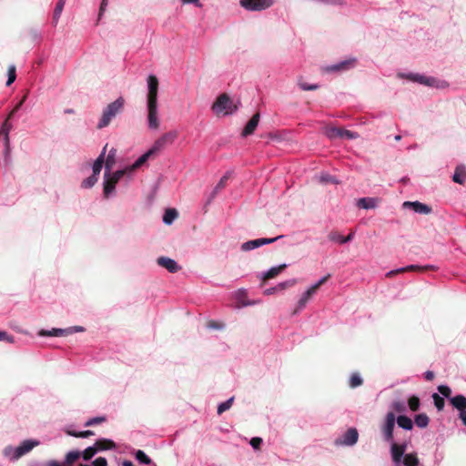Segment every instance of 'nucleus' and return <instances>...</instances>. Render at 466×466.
Here are the masks:
<instances>
[{"mask_svg": "<svg viewBox=\"0 0 466 466\" xmlns=\"http://www.w3.org/2000/svg\"><path fill=\"white\" fill-rule=\"evenodd\" d=\"M158 85L157 77L154 75H150L147 78V120L148 127L151 129H157L159 127V121L157 117Z\"/></svg>", "mask_w": 466, "mask_h": 466, "instance_id": "f257e3e1", "label": "nucleus"}, {"mask_svg": "<svg viewBox=\"0 0 466 466\" xmlns=\"http://www.w3.org/2000/svg\"><path fill=\"white\" fill-rule=\"evenodd\" d=\"M124 105L125 99L122 96L107 105V106L103 111L102 116L97 123L96 127L98 129H102L107 127L111 120L123 110Z\"/></svg>", "mask_w": 466, "mask_h": 466, "instance_id": "f03ea898", "label": "nucleus"}, {"mask_svg": "<svg viewBox=\"0 0 466 466\" xmlns=\"http://www.w3.org/2000/svg\"><path fill=\"white\" fill-rule=\"evenodd\" d=\"M238 109L237 105L233 103L229 96L223 93L218 96L212 106V110L217 116L231 115Z\"/></svg>", "mask_w": 466, "mask_h": 466, "instance_id": "7ed1b4c3", "label": "nucleus"}, {"mask_svg": "<svg viewBox=\"0 0 466 466\" xmlns=\"http://www.w3.org/2000/svg\"><path fill=\"white\" fill-rule=\"evenodd\" d=\"M239 4L248 11H262L272 6L274 0H240Z\"/></svg>", "mask_w": 466, "mask_h": 466, "instance_id": "20e7f679", "label": "nucleus"}, {"mask_svg": "<svg viewBox=\"0 0 466 466\" xmlns=\"http://www.w3.org/2000/svg\"><path fill=\"white\" fill-rule=\"evenodd\" d=\"M177 137V131H169L162 135L157 138L152 147L149 149L153 154H157L161 151L167 145L172 144Z\"/></svg>", "mask_w": 466, "mask_h": 466, "instance_id": "39448f33", "label": "nucleus"}, {"mask_svg": "<svg viewBox=\"0 0 466 466\" xmlns=\"http://www.w3.org/2000/svg\"><path fill=\"white\" fill-rule=\"evenodd\" d=\"M330 278V275L328 274L326 275L325 277H323L322 279H320L316 284H314L313 286H311L306 292L303 293V295L301 296V298L299 299V302H298V309H303L307 302L309 301V299L311 298L312 295H314L317 290L324 284L326 283V281Z\"/></svg>", "mask_w": 466, "mask_h": 466, "instance_id": "423d86ee", "label": "nucleus"}, {"mask_svg": "<svg viewBox=\"0 0 466 466\" xmlns=\"http://www.w3.org/2000/svg\"><path fill=\"white\" fill-rule=\"evenodd\" d=\"M396 417L393 412H388L385 418V422L381 427V431L386 441H393V430L395 427Z\"/></svg>", "mask_w": 466, "mask_h": 466, "instance_id": "0eeeda50", "label": "nucleus"}, {"mask_svg": "<svg viewBox=\"0 0 466 466\" xmlns=\"http://www.w3.org/2000/svg\"><path fill=\"white\" fill-rule=\"evenodd\" d=\"M39 445V441H32V440H25L18 447H16L14 451V454L12 456V460L15 461L18 460L23 455L28 453L30 451H32L35 447Z\"/></svg>", "mask_w": 466, "mask_h": 466, "instance_id": "6e6552de", "label": "nucleus"}, {"mask_svg": "<svg viewBox=\"0 0 466 466\" xmlns=\"http://www.w3.org/2000/svg\"><path fill=\"white\" fill-rule=\"evenodd\" d=\"M359 439L358 431L355 428L349 429L340 438L335 441L337 445H354Z\"/></svg>", "mask_w": 466, "mask_h": 466, "instance_id": "1a4fd4ad", "label": "nucleus"}, {"mask_svg": "<svg viewBox=\"0 0 466 466\" xmlns=\"http://www.w3.org/2000/svg\"><path fill=\"white\" fill-rule=\"evenodd\" d=\"M326 135L330 139H334V138H338V137H339V138L346 137L348 139H353V138L357 137L356 134L353 133L352 131L347 130L344 128H340V127H329L327 129Z\"/></svg>", "mask_w": 466, "mask_h": 466, "instance_id": "9d476101", "label": "nucleus"}, {"mask_svg": "<svg viewBox=\"0 0 466 466\" xmlns=\"http://www.w3.org/2000/svg\"><path fill=\"white\" fill-rule=\"evenodd\" d=\"M157 265L165 268L170 273H176L181 269V267L174 259L168 257H159L157 259Z\"/></svg>", "mask_w": 466, "mask_h": 466, "instance_id": "9b49d317", "label": "nucleus"}, {"mask_svg": "<svg viewBox=\"0 0 466 466\" xmlns=\"http://www.w3.org/2000/svg\"><path fill=\"white\" fill-rule=\"evenodd\" d=\"M403 206L405 208H410L414 212L419 213V214L427 215V214L431 213V211H432L431 207H430L426 204H423L421 202H419V201H414V202L406 201L403 203Z\"/></svg>", "mask_w": 466, "mask_h": 466, "instance_id": "f8f14e48", "label": "nucleus"}, {"mask_svg": "<svg viewBox=\"0 0 466 466\" xmlns=\"http://www.w3.org/2000/svg\"><path fill=\"white\" fill-rule=\"evenodd\" d=\"M259 118L260 115L258 112L254 114L252 117L248 120V122L246 124L245 127L243 128L241 136L248 137L249 135H252L258 125Z\"/></svg>", "mask_w": 466, "mask_h": 466, "instance_id": "ddd939ff", "label": "nucleus"}, {"mask_svg": "<svg viewBox=\"0 0 466 466\" xmlns=\"http://www.w3.org/2000/svg\"><path fill=\"white\" fill-rule=\"evenodd\" d=\"M406 451V444H397L392 442L391 444V457L394 462L399 463L401 458L404 457Z\"/></svg>", "mask_w": 466, "mask_h": 466, "instance_id": "4468645a", "label": "nucleus"}, {"mask_svg": "<svg viewBox=\"0 0 466 466\" xmlns=\"http://www.w3.org/2000/svg\"><path fill=\"white\" fill-rule=\"evenodd\" d=\"M430 267H424V268H421V267H419V266H416V265H410V266H407V267H404V268H398L396 270H391L390 272H388L386 274V277L388 278H391L399 273H404V272H408V271H424L426 270L427 268H429Z\"/></svg>", "mask_w": 466, "mask_h": 466, "instance_id": "2eb2a0df", "label": "nucleus"}, {"mask_svg": "<svg viewBox=\"0 0 466 466\" xmlns=\"http://www.w3.org/2000/svg\"><path fill=\"white\" fill-rule=\"evenodd\" d=\"M355 60H345L331 66L326 68L328 72H336V71H343L347 70L354 66Z\"/></svg>", "mask_w": 466, "mask_h": 466, "instance_id": "dca6fc26", "label": "nucleus"}, {"mask_svg": "<svg viewBox=\"0 0 466 466\" xmlns=\"http://www.w3.org/2000/svg\"><path fill=\"white\" fill-rule=\"evenodd\" d=\"M72 333L71 329H53L51 330L41 329L38 332L39 336H66Z\"/></svg>", "mask_w": 466, "mask_h": 466, "instance_id": "f3484780", "label": "nucleus"}, {"mask_svg": "<svg viewBox=\"0 0 466 466\" xmlns=\"http://www.w3.org/2000/svg\"><path fill=\"white\" fill-rule=\"evenodd\" d=\"M94 446L96 447V449H97V451H99L106 450H113L116 448V443L108 439H99L95 442Z\"/></svg>", "mask_w": 466, "mask_h": 466, "instance_id": "a211bd4d", "label": "nucleus"}, {"mask_svg": "<svg viewBox=\"0 0 466 466\" xmlns=\"http://www.w3.org/2000/svg\"><path fill=\"white\" fill-rule=\"evenodd\" d=\"M450 401L452 406L460 410L461 412L466 410V397L463 395H456L450 398Z\"/></svg>", "mask_w": 466, "mask_h": 466, "instance_id": "6ab92c4d", "label": "nucleus"}, {"mask_svg": "<svg viewBox=\"0 0 466 466\" xmlns=\"http://www.w3.org/2000/svg\"><path fill=\"white\" fill-rule=\"evenodd\" d=\"M154 155L152 151L148 150L145 154H143L141 157H139L133 165L128 167V169L130 172L135 171L136 169L139 168L141 166H143L147 159L150 157V156Z\"/></svg>", "mask_w": 466, "mask_h": 466, "instance_id": "aec40b11", "label": "nucleus"}, {"mask_svg": "<svg viewBox=\"0 0 466 466\" xmlns=\"http://www.w3.org/2000/svg\"><path fill=\"white\" fill-rule=\"evenodd\" d=\"M287 268L286 264H281L278 267L271 268L268 271H267L263 276V281H267L270 279L276 278L280 272H282Z\"/></svg>", "mask_w": 466, "mask_h": 466, "instance_id": "412c9836", "label": "nucleus"}, {"mask_svg": "<svg viewBox=\"0 0 466 466\" xmlns=\"http://www.w3.org/2000/svg\"><path fill=\"white\" fill-rule=\"evenodd\" d=\"M105 177H106V179L104 182V195L106 198H107L108 195L112 191H114L117 182L116 180L112 179V177H110L109 175H107V171L105 174Z\"/></svg>", "mask_w": 466, "mask_h": 466, "instance_id": "4be33fe9", "label": "nucleus"}, {"mask_svg": "<svg viewBox=\"0 0 466 466\" xmlns=\"http://www.w3.org/2000/svg\"><path fill=\"white\" fill-rule=\"evenodd\" d=\"M12 127V124L9 122V120L5 119L0 130V137H3L6 147L9 145V132Z\"/></svg>", "mask_w": 466, "mask_h": 466, "instance_id": "5701e85b", "label": "nucleus"}, {"mask_svg": "<svg viewBox=\"0 0 466 466\" xmlns=\"http://www.w3.org/2000/svg\"><path fill=\"white\" fill-rule=\"evenodd\" d=\"M106 147H107V145L105 146L102 153L96 158V160L95 161V163L93 165V174H95V175L99 176V174L101 172V169H102V167H103V164L105 161V154H106Z\"/></svg>", "mask_w": 466, "mask_h": 466, "instance_id": "b1692460", "label": "nucleus"}, {"mask_svg": "<svg viewBox=\"0 0 466 466\" xmlns=\"http://www.w3.org/2000/svg\"><path fill=\"white\" fill-rule=\"evenodd\" d=\"M377 206V200L372 198H362L358 200V207L360 208H374Z\"/></svg>", "mask_w": 466, "mask_h": 466, "instance_id": "393cba45", "label": "nucleus"}, {"mask_svg": "<svg viewBox=\"0 0 466 466\" xmlns=\"http://www.w3.org/2000/svg\"><path fill=\"white\" fill-rule=\"evenodd\" d=\"M466 179V171L461 167H457L455 169V172L452 177V180L455 183H458L460 185H463Z\"/></svg>", "mask_w": 466, "mask_h": 466, "instance_id": "a878e982", "label": "nucleus"}, {"mask_svg": "<svg viewBox=\"0 0 466 466\" xmlns=\"http://www.w3.org/2000/svg\"><path fill=\"white\" fill-rule=\"evenodd\" d=\"M396 420L398 425L404 430L410 431L413 428L412 420L405 415H400Z\"/></svg>", "mask_w": 466, "mask_h": 466, "instance_id": "bb28decb", "label": "nucleus"}, {"mask_svg": "<svg viewBox=\"0 0 466 466\" xmlns=\"http://www.w3.org/2000/svg\"><path fill=\"white\" fill-rule=\"evenodd\" d=\"M231 177V172L230 171H228L221 178L220 180L218 181V183L217 184V186L215 187L214 190H213V193H212V197H214L218 192H219L221 189H223L227 184H228V179L230 178Z\"/></svg>", "mask_w": 466, "mask_h": 466, "instance_id": "cd10ccee", "label": "nucleus"}, {"mask_svg": "<svg viewBox=\"0 0 466 466\" xmlns=\"http://www.w3.org/2000/svg\"><path fill=\"white\" fill-rule=\"evenodd\" d=\"M116 150L115 148H112L109 151L106 160L104 161L106 171L110 172V170L112 169V167L116 162Z\"/></svg>", "mask_w": 466, "mask_h": 466, "instance_id": "c85d7f7f", "label": "nucleus"}, {"mask_svg": "<svg viewBox=\"0 0 466 466\" xmlns=\"http://www.w3.org/2000/svg\"><path fill=\"white\" fill-rule=\"evenodd\" d=\"M178 216V213L174 208H168L165 211L163 221L167 225H170Z\"/></svg>", "mask_w": 466, "mask_h": 466, "instance_id": "c756f323", "label": "nucleus"}, {"mask_svg": "<svg viewBox=\"0 0 466 466\" xmlns=\"http://www.w3.org/2000/svg\"><path fill=\"white\" fill-rule=\"evenodd\" d=\"M403 464L405 466H419V459L416 453H408L403 457Z\"/></svg>", "mask_w": 466, "mask_h": 466, "instance_id": "7c9ffc66", "label": "nucleus"}, {"mask_svg": "<svg viewBox=\"0 0 466 466\" xmlns=\"http://www.w3.org/2000/svg\"><path fill=\"white\" fill-rule=\"evenodd\" d=\"M415 424L420 428H426L429 424L430 419L425 413H420L415 416Z\"/></svg>", "mask_w": 466, "mask_h": 466, "instance_id": "2f4dec72", "label": "nucleus"}, {"mask_svg": "<svg viewBox=\"0 0 466 466\" xmlns=\"http://www.w3.org/2000/svg\"><path fill=\"white\" fill-rule=\"evenodd\" d=\"M260 246L261 245L259 242V238H258V239L249 240V241L243 243L241 246V249L244 251H248V250L259 248Z\"/></svg>", "mask_w": 466, "mask_h": 466, "instance_id": "473e14b6", "label": "nucleus"}, {"mask_svg": "<svg viewBox=\"0 0 466 466\" xmlns=\"http://www.w3.org/2000/svg\"><path fill=\"white\" fill-rule=\"evenodd\" d=\"M67 435L76 437V438H87L89 436H93L95 433L93 431H66Z\"/></svg>", "mask_w": 466, "mask_h": 466, "instance_id": "72a5a7b5", "label": "nucleus"}, {"mask_svg": "<svg viewBox=\"0 0 466 466\" xmlns=\"http://www.w3.org/2000/svg\"><path fill=\"white\" fill-rule=\"evenodd\" d=\"M64 6H65V3H63L62 1H57L56 5V8L54 10V15H53V22L55 24L57 23L61 14H62V11L64 9Z\"/></svg>", "mask_w": 466, "mask_h": 466, "instance_id": "f704fd0d", "label": "nucleus"}, {"mask_svg": "<svg viewBox=\"0 0 466 466\" xmlns=\"http://www.w3.org/2000/svg\"><path fill=\"white\" fill-rule=\"evenodd\" d=\"M432 400H433L435 407L437 408V410L439 411H441L444 409L445 400L441 396H440L438 393H433Z\"/></svg>", "mask_w": 466, "mask_h": 466, "instance_id": "c9c22d12", "label": "nucleus"}, {"mask_svg": "<svg viewBox=\"0 0 466 466\" xmlns=\"http://www.w3.org/2000/svg\"><path fill=\"white\" fill-rule=\"evenodd\" d=\"M7 75H8V79L6 81V86H11L15 82V80L16 78V68H15V66L11 65V66H8Z\"/></svg>", "mask_w": 466, "mask_h": 466, "instance_id": "e433bc0d", "label": "nucleus"}, {"mask_svg": "<svg viewBox=\"0 0 466 466\" xmlns=\"http://www.w3.org/2000/svg\"><path fill=\"white\" fill-rule=\"evenodd\" d=\"M233 401H234V398H230L228 399V400L220 403L218 407V414L220 415L222 414L224 411L228 410L230 409V407L232 406L233 404Z\"/></svg>", "mask_w": 466, "mask_h": 466, "instance_id": "4c0bfd02", "label": "nucleus"}, {"mask_svg": "<svg viewBox=\"0 0 466 466\" xmlns=\"http://www.w3.org/2000/svg\"><path fill=\"white\" fill-rule=\"evenodd\" d=\"M363 380L358 373H353L350 379V386L351 388H357L362 385Z\"/></svg>", "mask_w": 466, "mask_h": 466, "instance_id": "58836bf2", "label": "nucleus"}, {"mask_svg": "<svg viewBox=\"0 0 466 466\" xmlns=\"http://www.w3.org/2000/svg\"><path fill=\"white\" fill-rule=\"evenodd\" d=\"M97 452V449L95 446L87 447L82 453L85 461H89Z\"/></svg>", "mask_w": 466, "mask_h": 466, "instance_id": "ea45409f", "label": "nucleus"}, {"mask_svg": "<svg viewBox=\"0 0 466 466\" xmlns=\"http://www.w3.org/2000/svg\"><path fill=\"white\" fill-rule=\"evenodd\" d=\"M136 458L141 463H144V464H150L151 463V459L141 450H138L136 452Z\"/></svg>", "mask_w": 466, "mask_h": 466, "instance_id": "a19ab883", "label": "nucleus"}, {"mask_svg": "<svg viewBox=\"0 0 466 466\" xmlns=\"http://www.w3.org/2000/svg\"><path fill=\"white\" fill-rule=\"evenodd\" d=\"M97 179L98 176L92 174L90 177H88L82 182V187H92L97 182Z\"/></svg>", "mask_w": 466, "mask_h": 466, "instance_id": "79ce46f5", "label": "nucleus"}, {"mask_svg": "<svg viewBox=\"0 0 466 466\" xmlns=\"http://www.w3.org/2000/svg\"><path fill=\"white\" fill-rule=\"evenodd\" d=\"M420 403V399L417 396H411L408 400L409 407L412 411L419 410Z\"/></svg>", "mask_w": 466, "mask_h": 466, "instance_id": "37998d69", "label": "nucleus"}, {"mask_svg": "<svg viewBox=\"0 0 466 466\" xmlns=\"http://www.w3.org/2000/svg\"><path fill=\"white\" fill-rule=\"evenodd\" d=\"M297 283V280L295 279L286 280L284 282H280L277 285L278 290H284L286 289L291 288L295 286Z\"/></svg>", "mask_w": 466, "mask_h": 466, "instance_id": "c03bdc74", "label": "nucleus"}, {"mask_svg": "<svg viewBox=\"0 0 466 466\" xmlns=\"http://www.w3.org/2000/svg\"><path fill=\"white\" fill-rule=\"evenodd\" d=\"M410 79L428 86H431L434 80L433 78H427L420 75L413 76L412 77H410Z\"/></svg>", "mask_w": 466, "mask_h": 466, "instance_id": "a18cd8bd", "label": "nucleus"}, {"mask_svg": "<svg viewBox=\"0 0 466 466\" xmlns=\"http://www.w3.org/2000/svg\"><path fill=\"white\" fill-rule=\"evenodd\" d=\"M329 239L330 241L339 242L340 244L345 243V241H342L341 239H345L343 236H341L338 231H331L329 234Z\"/></svg>", "mask_w": 466, "mask_h": 466, "instance_id": "49530a36", "label": "nucleus"}, {"mask_svg": "<svg viewBox=\"0 0 466 466\" xmlns=\"http://www.w3.org/2000/svg\"><path fill=\"white\" fill-rule=\"evenodd\" d=\"M106 420V418L105 416H100V417H95V418H92L90 420H88L86 423H85V426L86 427H90V426H94L96 424H99V423H102L104 421Z\"/></svg>", "mask_w": 466, "mask_h": 466, "instance_id": "de8ad7c7", "label": "nucleus"}, {"mask_svg": "<svg viewBox=\"0 0 466 466\" xmlns=\"http://www.w3.org/2000/svg\"><path fill=\"white\" fill-rule=\"evenodd\" d=\"M80 457L79 451H70L66 454V461L67 464L74 463Z\"/></svg>", "mask_w": 466, "mask_h": 466, "instance_id": "09e8293b", "label": "nucleus"}, {"mask_svg": "<svg viewBox=\"0 0 466 466\" xmlns=\"http://www.w3.org/2000/svg\"><path fill=\"white\" fill-rule=\"evenodd\" d=\"M127 173H131L128 169V167L124 168V169H121V170H117L116 171L115 173H113L112 176H109L110 177H112V179L116 180V182H118L120 180V178L125 175V174H127Z\"/></svg>", "mask_w": 466, "mask_h": 466, "instance_id": "8fccbe9b", "label": "nucleus"}, {"mask_svg": "<svg viewBox=\"0 0 466 466\" xmlns=\"http://www.w3.org/2000/svg\"><path fill=\"white\" fill-rule=\"evenodd\" d=\"M127 173H131L128 169V167L124 168V169H121V170H117L116 171L115 173H113L112 176H109L110 177H112V179L116 180V182H118L120 180V178L125 175V174H127Z\"/></svg>", "mask_w": 466, "mask_h": 466, "instance_id": "3c124183", "label": "nucleus"}, {"mask_svg": "<svg viewBox=\"0 0 466 466\" xmlns=\"http://www.w3.org/2000/svg\"><path fill=\"white\" fill-rule=\"evenodd\" d=\"M127 173H131L128 169V167L124 168V169H121V170H117L116 171L115 173H113L112 176H109L110 177H112V179L116 180V182H118L120 180V178L125 175V174H127Z\"/></svg>", "mask_w": 466, "mask_h": 466, "instance_id": "603ef678", "label": "nucleus"}, {"mask_svg": "<svg viewBox=\"0 0 466 466\" xmlns=\"http://www.w3.org/2000/svg\"><path fill=\"white\" fill-rule=\"evenodd\" d=\"M0 341L14 343L15 338L12 335H9L6 331L0 330Z\"/></svg>", "mask_w": 466, "mask_h": 466, "instance_id": "864d4df0", "label": "nucleus"}, {"mask_svg": "<svg viewBox=\"0 0 466 466\" xmlns=\"http://www.w3.org/2000/svg\"><path fill=\"white\" fill-rule=\"evenodd\" d=\"M438 390L439 392L446 397V398H450L451 394V390L449 386H446V385H441L438 387Z\"/></svg>", "mask_w": 466, "mask_h": 466, "instance_id": "5fc2aeb1", "label": "nucleus"}, {"mask_svg": "<svg viewBox=\"0 0 466 466\" xmlns=\"http://www.w3.org/2000/svg\"><path fill=\"white\" fill-rule=\"evenodd\" d=\"M392 409L397 412H403L406 410V406L404 402L401 401H394L392 403Z\"/></svg>", "mask_w": 466, "mask_h": 466, "instance_id": "6e6d98bb", "label": "nucleus"}, {"mask_svg": "<svg viewBox=\"0 0 466 466\" xmlns=\"http://www.w3.org/2000/svg\"><path fill=\"white\" fill-rule=\"evenodd\" d=\"M299 86L302 90L309 91V90H316L318 89V85H309L307 83H304L302 81H299Z\"/></svg>", "mask_w": 466, "mask_h": 466, "instance_id": "4d7b16f0", "label": "nucleus"}, {"mask_svg": "<svg viewBox=\"0 0 466 466\" xmlns=\"http://www.w3.org/2000/svg\"><path fill=\"white\" fill-rule=\"evenodd\" d=\"M262 443V439L259 437H254L250 440V445L255 449L258 450Z\"/></svg>", "mask_w": 466, "mask_h": 466, "instance_id": "13d9d810", "label": "nucleus"}, {"mask_svg": "<svg viewBox=\"0 0 466 466\" xmlns=\"http://www.w3.org/2000/svg\"><path fill=\"white\" fill-rule=\"evenodd\" d=\"M93 466H107V461L104 457L96 458L93 462Z\"/></svg>", "mask_w": 466, "mask_h": 466, "instance_id": "bf43d9fd", "label": "nucleus"}, {"mask_svg": "<svg viewBox=\"0 0 466 466\" xmlns=\"http://www.w3.org/2000/svg\"><path fill=\"white\" fill-rule=\"evenodd\" d=\"M282 238V236H279V237H276V238H259V242H260V245H266V244H271L273 242H275L277 239Z\"/></svg>", "mask_w": 466, "mask_h": 466, "instance_id": "052dcab7", "label": "nucleus"}, {"mask_svg": "<svg viewBox=\"0 0 466 466\" xmlns=\"http://www.w3.org/2000/svg\"><path fill=\"white\" fill-rule=\"evenodd\" d=\"M14 451H15V449L12 446H6L4 449L3 453H4L5 456L10 457L12 459V456L14 454Z\"/></svg>", "mask_w": 466, "mask_h": 466, "instance_id": "680f3d73", "label": "nucleus"}, {"mask_svg": "<svg viewBox=\"0 0 466 466\" xmlns=\"http://www.w3.org/2000/svg\"><path fill=\"white\" fill-rule=\"evenodd\" d=\"M435 375L433 371L428 370L424 373V378L426 380H432L434 379Z\"/></svg>", "mask_w": 466, "mask_h": 466, "instance_id": "e2e57ef3", "label": "nucleus"}, {"mask_svg": "<svg viewBox=\"0 0 466 466\" xmlns=\"http://www.w3.org/2000/svg\"><path fill=\"white\" fill-rule=\"evenodd\" d=\"M26 96H26V95H25V96H23V98L21 99V101H20V102H19V103H18V104H17V105L13 108V110H12V111H14L15 113V112H17V111L20 109V107L22 106V105L24 104V102L25 101Z\"/></svg>", "mask_w": 466, "mask_h": 466, "instance_id": "0e129e2a", "label": "nucleus"}, {"mask_svg": "<svg viewBox=\"0 0 466 466\" xmlns=\"http://www.w3.org/2000/svg\"><path fill=\"white\" fill-rule=\"evenodd\" d=\"M26 96H26V95H25V96H23V98L21 99V101H20V102H19V103H18V104H17V105L13 108V110H12V111H14L15 113V112H17V111L20 109V107L22 106V105L24 104V102L25 101Z\"/></svg>", "mask_w": 466, "mask_h": 466, "instance_id": "69168bd1", "label": "nucleus"}, {"mask_svg": "<svg viewBox=\"0 0 466 466\" xmlns=\"http://www.w3.org/2000/svg\"><path fill=\"white\" fill-rule=\"evenodd\" d=\"M106 5H107V0H102L100 8H99V17L102 15L103 12L105 11Z\"/></svg>", "mask_w": 466, "mask_h": 466, "instance_id": "338daca9", "label": "nucleus"}, {"mask_svg": "<svg viewBox=\"0 0 466 466\" xmlns=\"http://www.w3.org/2000/svg\"><path fill=\"white\" fill-rule=\"evenodd\" d=\"M460 419L461 420L462 423L466 426V410L460 412Z\"/></svg>", "mask_w": 466, "mask_h": 466, "instance_id": "774afa93", "label": "nucleus"}]
</instances>
